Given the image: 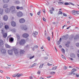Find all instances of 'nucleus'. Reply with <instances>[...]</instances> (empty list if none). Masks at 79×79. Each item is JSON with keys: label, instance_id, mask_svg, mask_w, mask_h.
I'll return each instance as SVG.
<instances>
[{"label": "nucleus", "instance_id": "f257e3e1", "mask_svg": "<svg viewBox=\"0 0 79 79\" xmlns=\"http://www.w3.org/2000/svg\"><path fill=\"white\" fill-rule=\"evenodd\" d=\"M10 10H11L12 13H15V12L16 11V10H15V7L14 6H11L10 7Z\"/></svg>", "mask_w": 79, "mask_h": 79}, {"label": "nucleus", "instance_id": "f03ea898", "mask_svg": "<svg viewBox=\"0 0 79 79\" xmlns=\"http://www.w3.org/2000/svg\"><path fill=\"white\" fill-rule=\"evenodd\" d=\"M17 16H18V17H22V16H23V14L22 12L20 11L19 12H17Z\"/></svg>", "mask_w": 79, "mask_h": 79}, {"label": "nucleus", "instance_id": "7ed1b4c3", "mask_svg": "<svg viewBox=\"0 0 79 79\" xmlns=\"http://www.w3.org/2000/svg\"><path fill=\"white\" fill-rule=\"evenodd\" d=\"M25 43H26V41L23 39H22L20 41V44L21 45H24Z\"/></svg>", "mask_w": 79, "mask_h": 79}, {"label": "nucleus", "instance_id": "20e7f679", "mask_svg": "<svg viewBox=\"0 0 79 79\" xmlns=\"http://www.w3.org/2000/svg\"><path fill=\"white\" fill-rule=\"evenodd\" d=\"M19 22L20 23H24L25 22V19L23 18H22L19 20Z\"/></svg>", "mask_w": 79, "mask_h": 79}, {"label": "nucleus", "instance_id": "39448f33", "mask_svg": "<svg viewBox=\"0 0 79 79\" xmlns=\"http://www.w3.org/2000/svg\"><path fill=\"white\" fill-rule=\"evenodd\" d=\"M15 54H18L19 53V51L16 48H14L13 50Z\"/></svg>", "mask_w": 79, "mask_h": 79}, {"label": "nucleus", "instance_id": "423d86ee", "mask_svg": "<svg viewBox=\"0 0 79 79\" xmlns=\"http://www.w3.org/2000/svg\"><path fill=\"white\" fill-rule=\"evenodd\" d=\"M10 23L11 26L13 27H15L16 26V23L14 21H12Z\"/></svg>", "mask_w": 79, "mask_h": 79}, {"label": "nucleus", "instance_id": "0eeeda50", "mask_svg": "<svg viewBox=\"0 0 79 79\" xmlns=\"http://www.w3.org/2000/svg\"><path fill=\"white\" fill-rule=\"evenodd\" d=\"M22 36L24 38H27V37H29V34L27 33H25Z\"/></svg>", "mask_w": 79, "mask_h": 79}, {"label": "nucleus", "instance_id": "6e6552de", "mask_svg": "<svg viewBox=\"0 0 79 79\" xmlns=\"http://www.w3.org/2000/svg\"><path fill=\"white\" fill-rule=\"evenodd\" d=\"M68 39V36H67L66 35L65 36L64 35L62 37V39L63 40H67Z\"/></svg>", "mask_w": 79, "mask_h": 79}, {"label": "nucleus", "instance_id": "1a4fd4ad", "mask_svg": "<svg viewBox=\"0 0 79 79\" xmlns=\"http://www.w3.org/2000/svg\"><path fill=\"white\" fill-rule=\"evenodd\" d=\"M3 19L4 21H7L8 19V17L7 15H5L3 16Z\"/></svg>", "mask_w": 79, "mask_h": 79}, {"label": "nucleus", "instance_id": "9d476101", "mask_svg": "<svg viewBox=\"0 0 79 79\" xmlns=\"http://www.w3.org/2000/svg\"><path fill=\"white\" fill-rule=\"evenodd\" d=\"M9 41L10 43H12L14 41V39L13 38H10L9 39Z\"/></svg>", "mask_w": 79, "mask_h": 79}, {"label": "nucleus", "instance_id": "9b49d317", "mask_svg": "<svg viewBox=\"0 0 79 79\" xmlns=\"http://www.w3.org/2000/svg\"><path fill=\"white\" fill-rule=\"evenodd\" d=\"M8 52L9 55H13V51L12 50H9L8 51Z\"/></svg>", "mask_w": 79, "mask_h": 79}, {"label": "nucleus", "instance_id": "f8f14e48", "mask_svg": "<svg viewBox=\"0 0 79 79\" xmlns=\"http://www.w3.org/2000/svg\"><path fill=\"white\" fill-rule=\"evenodd\" d=\"M70 44V41H68L67 42V44H65V46L66 47H69V44Z\"/></svg>", "mask_w": 79, "mask_h": 79}, {"label": "nucleus", "instance_id": "ddd939ff", "mask_svg": "<svg viewBox=\"0 0 79 79\" xmlns=\"http://www.w3.org/2000/svg\"><path fill=\"white\" fill-rule=\"evenodd\" d=\"M1 51L2 53H5L6 52V50L4 49H1Z\"/></svg>", "mask_w": 79, "mask_h": 79}, {"label": "nucleus", "instance_id": "4468645a", "mask_svg": "<svg viewBox=\"0 0 79 79\" xmlns=\"http://www.w3.org/2000/svg\"><path fill=\"white\" fill-rule=\"evenodd\" d=\"M77 39H79V35H76L74 37V39L77 40Z\"/></svg>", "mask_w": 79, "mask_h": 79}, {"label": "nucleus", "instance_id": "2eb2a0df", "mask_svg": "<svg viewBox=\"0 0 79 79\" xmlns=\"http://www.w3.org/2000/svg\"><path fill=\"white\" fill-rule=\"evenodd\" d=\"M4 28L6 30H8V29H9V26H8V25H5Z\"/></svg>", "mask_w": 79, "mask_h": 79}, {"label": "nucleus", "instance_id": "dca6fc26", "mask_svg": "<svg viewBox=\"0 0 79 79\" xmlns=\"http://www.w3.org/2000/svg\"><path fill=\"white\" fill-rule=\"evenodd\" d=\"M70 56L73 58H76V56L75 55V54L73 53L71 54Z\"/></svg>", "mask_w": 79, "mask_h": 79}, {"label": "nucleus", "instance_id": "f3484780", "mask_svg": "<svg viewBox=\"0 0 79 79\" xmlns=\"http://www.w3.org/2000/svg\"><path fill=\"white\" fill-rule=\"evenodd\" d=\"M37 34H38V32L37 31L34 32L33 33V35L35 37H36V35H37Z\"/></svg>", "mask_w": 79, "mask_h": 79}, {"label": "nucleus", "instance_id": "a211bd4d", "mask_svg": "<svg viewBox=\"0 0 79 79\" xmlns=\"http://www.w3.org/2000/svg\"><path fill=\"white\" fill-rule=\"evenodd\" d=\"M3 45V41L2 40H0V46Z\"/></svg>", "mask_w": 79, "mask_h": 79}, {"label": "nucleus", "instance_id": "6ab92c4d", "mask_svg": "<svg viewBox=\"0 0 79 79\" xmlns=\"http://www.w3.org/2000/svg\"><path fill=\"white\" fill-rule=\"evenodd\" d=\"M72 15H76V11H75V10H73L72 11Z\"/></svg>", "mask_w": 79, "mask_h": 79}, {"label": "nucleus", "instance_id": "aec40b11", "mask_svg": "<svg viewBox=\"0 0 79 79\" xmlns=\"http://www.w3.org/2000/svg\"><path fill=\"white\" fill-rule=\"evenodd\" d=\"M3 3H8L10 2V0H2Z\"/></svg>", "mask_w": 79, "mask_h": 79}, {"label": "nucleus", "instance_id": "412c9836", "mask_svg": "<svg viewBox=\"0 0 79 79\" xmlns=\"http://www.w3.org/2000/svg\"><path fill=\"white\" fill-rule=\"evenodd\" d=\"M25 51L23 50H21L20 51V54L21 55L22 54H23L24 53Z\"/></svg>", "mask_w": 79, "mask_h": 79}, {"label": "nucleus", "instance_id": "4be33fe9", "mask_svg": "<svg viewBox=\"0 0 79 79\" xmlns=\"http://www.w3.org/2000/svg\"><path fill=\"white\" fill-rule=\"evenodd\" d=\"M5 46L6 48H11V47L7 44H5Z\"/></svg>", "mask_w": 79, "mask_h": 79}, {"label": "nucleus", "instance_id": "5701e85b", "mask_svg": "<svg viewBox=\"0 0 79 79\" xmlns=\"http://www.w3.org/2000/svg\"><path fill=\"white\" fill-rule=\"evenodd\" d=\"M3 26V23H2V22L0 21V28H2Z\"/></svg>", "mask_w": 79, "mask_h": 79}, {"label": "nucleus", "instance_id": "b1692460", "mask_svg": "<svg viewBox=\"0 0 79 79\" xmlns=\"http://www.w3.org/2000/svg\"><path fill=\"white\" fill-rule=\"evenodd\" d=\"M36 65V63H35L32 65H31V66H30V68H33L34 66H35Z\"/></svg>", "mask_w": 79, "mask_h": 79}, {"label": "nucleus", "instance_id": "393cba45", "mask_svg": "<svg viewBox=\"0 0 79 79\" xmlns=\"http://www.w3.org/2000/svg\"><path fill=\"white\" fill-rule=\"evenodd\" d=\"M10 11V9L9 8H7L6 9V13H9Z\"/></svg>", "mask_w": 79, "mask_h": 79}, {"label": "nucleus", "instance_id": "a878e982", "mask_svg": "<svg viewBox=\"0 0 79 79\" xmlns=\"http://www.w3.org/2000/svg\"><path fill=\"white\" fill-rule=\"evenodd\" d=\"M7 37V33H5L3 34V37L4 38H6Z\"/></svg>", "mask_w": 79, "mask_h": 79}, {"label": "nucleus", "instance_id": "bb28decb", "mask_svg": "<svg viewBox=\"0 0 79 79\" xmlns=\"http://www.w3.org/2000/svg\"><path fill=\"white\" fill-rule=\"evenodd\" d=\"M3 10L1 8H0V14L1 15L3 14Z\"/></svg>", "mask_w": 79, "mask_h": 79}, {"label": "nucleus", "instance_id": "cd10ccee", "mask_svg": "<svg viewBox=\"0 0 79 79\" xmlns=\"http://www.w3.org/2000/svg\"><path fill=\"white\" fill-rule=\"evenodd\" d=\"M77 71V70L76 69H73L72 70V73H74V72H75Z\"/></svg>", "mask_w": 79, "mask_h": 79}, {"label": "nucleus", "instance_id": "c85d7f7f", "mask_svg": "<svg viewBox=\"0 0 79 79\" xmlns=\"http://www.w3.org/2000/svg\"><path fill=\"white\" fill-rule=\"evenodd\" d=\"M57 68V66H55L52 68V70H55V69H56Z\"/></svg>", "mask_w": 79, "mask_h": 79}, {"label": "nucleus", "instance_id": "c756f323", "mask_svg": "<svg viewBox=\"0 0 79 79\" xmlns=\"http://www.w3.org/2000/svg\"><path fill=\"white\" fill-rule=\"evenodd\" d=\"M7 7H8V5L6 4L4 5L3 6V7L4 8H7Z\"/></svg>", "mask_w": 79, "mask_h": 79}, {"label": "nucleus", "instance_id": "7c9ffc66", "mask_svg": "<svg viewBox=\"0 0 79 79\" xmlns=\"http://www.w3.org/2000/svg\"><path fill=\"white\" fill-rule=\"evenodd\" d=\"M18 74H19V73L15 74H14L13 75V77H16V76H18Z\"/></svg>", "mask_w": 79, "mask_h": 79}, {"label": "nucleus", "instance_id": "2f4dec72", "mask_svg": "<svg viewBox=\"0 0 79 79\" xmlns=\"http://www.w3.org/2000/svg\"><path fill=\"white\" fill-rule=\"evenodd\" d=\"M50 74H52L53 75H54V74H55V72H50Z\"/></svg>", "mask_w": 79, "mask_h": 79}, {"label": "nucleus", "instance_id": "473e14b6", "mask_svg": "<svg viewBox=\"0 0 79 79\" xmlns=\"http://www.w3.org/2000/svg\"><path fill=\"white\" fill-rule=\"evenodd\" d=\"M44 64H41L39 67V68H42V67H43V66Z\"/></svg>", "mask_w": 79, "mask_h": 79}, {"label": "nucleus", "instance_id": "72a5a7b5", "mask_svg": "<svg viewBox=\"0 0 79 79\" xmlns=\"http://www.w3.org/2000/svg\"><path fill=\"white\" fill-rule=\"evenodd\" d=\"M62 57L63 60H66V57L63 55H62Z\"/></svg>", "mask_w": 79, "mask_h": 79}, {"label": "nucleus", "instance_id": "f704fd0d", "mask_svg": "<svg viewBox=\"0 0 79 79\" xmlns=\"http://www.w3.org/2000/svg\"><path fill=\"white\" fill-rule=\"evenodd\" d=\"M23 76V74H21L19 75H17V77H21V76Z\"/></svg>", "mask_w": 79, "mask_h": 79}, {"label": "nucleus", "instance_id": "c9c22d12", "mask_svg": "<svg viewBox=\"0 0 79 79\" xmlns=\"http://www.w3.org/2000/svg\"><path fill=\"white\" fill-rule=\"evenodd\" d=\"M35 56H31L30 57H29V58L30 60H31V59H32V58H34L35 57Z\"/></svg>", "mask_w": 79, "mask_h": 79}, {"label": "nucleus", "instance_id": "e433bc0d", "mask_svg": "<svg viewBox=\"0 0 79 79\" xmlns=\"http://www.w3.org/2000/svg\"><path fill=\"white\" fill-rule=\"evenodd\" d=\"M47 39L49 41L50 40V37L49 36H48L47 38Z\"/></svg>", "mask_w": 79, "mask_h": 79}, {"label": "nucleus", "instance_id": "4c0bfd02", "mask_svg": "<svg viewBox=\"0 0 79 79\" xmlns=\"http://www.w3.org/2000/svg\"><path fill=\"white\" fill-rule=\"evenodd\" d=\"M19 3V1H15V3H16V4H18Z\"/></svg>", "mask_w": 79, "mask_h": 79}, {"label": "nucleus", "instance_id": "58836bf2", "mask_svg": "<svg viewBox=\"0 0 79 79\" xmlns=\"http://www.w3.org/2000/svg\"><path fill=\"white\" fill-rule=\"evenodd\" d=\"M59 14H60V15H62V14H63V12H62L60 11L59 12Z\"/></svg>", "mask_w": 79, "mask_h": 79}, {"label": "nucleus", "instance_id": "ea45409f", "mask_svg": "<svg viewBox=\"0 0 79 79\" xmlns=\"http://www.w3.org/2000/svg\"><path fill=\"white\" fill-rule=\"evenodd\" d=\"M58 3L59 4H63V2H58Z\"/></svg>", "mask_w": 79, "mask_h": 79}, {"label": "nucleus", "instance_id": "a19ab883", "mask_svg": "<svg viewBox=\"0 0 79 79\" xmlns=\"http://www.w3.org/2000/svg\"><path fill=\"white\" fill-rule=\"evenodd\" d=\"M60 43H61V42L60 41H58L57 42V44H58V45L60 44Z\"/></svg>", "mask_w": 79, "mask_h": 79}, {"label": "nucleus", "instance_id": "79ce46f5", "mask_svg": "<svg viewBox=\"0 0 79 79\" xmlns=\"http://www.w3.org/2000/svg\"><path fill=\"white\" fill-rule=\"evenodd\" d=\"M68 69V68L66 66H65L64 67V69Z\"/></svg>", "mask_w": 79, "mask_h": 79}, {"label": "nucleus", "instance_id": "37998d69", "mask_svg": "<svg viewBox=\"0 0 79 79\" xmlns=\"http://www.w3.org/2000/svg\"><path fill=\"white\" fill-rule=\"evenodd\" d=\"M62 52H64V53L65 52V51H64V49L63 48L61 50Z\"/></svg>", "mask_w": 79, "mask_h": 79}, {"label": "nucleus", "instance_id": "c03bdc74", "mask_svg": "<svg viewBox=\"0 0 79 79\" xmlns=\"http://www.w3.org/2000/svg\"><path fill=\"white\" fill-rule=\"evenodd\" d=\"M77 47H79V43H77L76 44Z\"/></svg>", "mask_w": 79, "mask_h": 79}, {"label": "nucleus", "instance_id": "a18cd8bd", "mask_svg": "<svg viewBox=\"0 0 79 79\" xmlns=\"http://www.w3.org/2000/svg\"><path fill=\"white\" fill-rule=\"evenodd\" d=\"M54 49H55V51H56V52H57V49H56V47L55 46Z\"/></svg>", "mask_w": 79, "mask_h": 79}, {"label": "nucleus", "instance_id": "49530a36", "mask_svg": "<svg viewBox=\"0 0 79 79\" xmlns=\"http://www.w3.org/2000/svg\"><path fill=\"white\" fill-rule=\"evenodd\" d=\"M76 13L77 15H79V11H76Z\"/></svg>", "mask_w": 79, "mask_h": 79}, {"label": "nucleus", "instance_id": "de8ad7c7", "mask_svg": "<svg viewBox=\"0 0 79 79\" xmlns=\"http://www.w3.org/2000/svg\"><path fill=\"white\" fill-rule=\"evenodd\" d=\"M43 21H45V22H46V19L45 18H43Z\"/></svg>", "mask_w": 79, "mask_h": 79}, {"label": "nucleus", "instance_id": "09e8293b", "mask_svg": "<svg viewBox=\"0 0 79 79\" xmlns=\"http://www.w3.org/2000/svg\"><path fill=\"white\" fill-rule=\"evenodd\" d=\"M65 5H69V3L68 2H66L64 3Z\"/></svg>", "mask_w": 79, "mask_h": 79}, {"label": "nucleus", "instance_id": "8fccbe9b", "mask_svg": "<svg viewBox=\"0 0 79 79\" xmlns=\"http://www.w3.org/2000/svg\"><path fill=\"white\" fill-rule=\"evenodd\" d=\"M44 60H47L48 59V57H44Z\"/></svg>", "mask_w": 79, "mask_h": 79}, {"label": "nucleus", "instance_id": "3c124183", "mask_svg": "<svg viewBox=\"0 0 79 79\" xmlns=\"http://www.w3.org/2000/svg\"><path fill=\"white\" fill-rule=\"evenodd\" d=\"M48 66H52V64H50L49 63H48Z\"/></svg>", "mask_w": 79, "mask_h": 79}, {"label": "nucleus", "instance_id": "603ef678", "mask_svg": "<svg viewBox=\"0 0 79 79\" xmlns=\"http://www.w3.org/2000/svg\"><path fill=\"white\" fill-rule=\"evenodd\" d=\"M49 12L51 13V14H52V13H53V11H52V10H49Z\"/></svg>", "mask_w": 79, "mask_h": 79}, {"label": "nucleus", "instance_id": "864d4df0", "mask_svg": "<svg viewBox=\"0 0 79 79\" xmlns=\"http://www.w3.org/2000/svg\"><path fill=\"white\" fill-rule=\"evenodd\" d=\"M11 37V35H9L7 37V39H8V38H10Z\"/></svg>", "mask_w": 79, "mask_h": 79}, {"label": "nucleus", "instance_id": "5fc2aeb1", "mask_svg": "<svg viewBox=\"0 0 79 79\" xmlns=\"http://www.w3.org/2000/svg\"><path fill=\"white\" fill-rule=\"evenodd\" d=\"M79 76L78 75H77V74H76V76L75 77H79Z\"/></svg>", "mask_w": 79, "mask_h": 79}, {"label": "nucleus", "instance_id": "6e6d98bb", "mask_svg": "<svg viewBox=\"0 0 79 79\" xmlns=\"http://www.w3.org/2000/svg\"><path fill=\"white\" fill-rule=\"evenodd\" d=\"M63 15L64 16H67V15H66V14L64 13H63Z\"/></svg>", "mask_w": 79, "mask_h": 79}, {"label": "nucleus", "instance_id": "4d7b16f0", "mask_svg": "<svg viewBox=\"0 0 79 79\" xmlns=\"http://www.w3.org/2000/svg\"><path fill=\"white\" fill-rule=\"evenodd\" d=\"M73 72L72 71L71 73H70L69 74V75H72L73 74Z\"/></svg>", "mask_w": 79, "mask_h": 79}, {"label": "nucleus", "instance_id": "13d9d810", "mask_svg": "<svg viewBox=\"0 0 79 79\" xmlns=\"http://www.w3.org/2000/svg\"><path fill=\"white\" fill-rule=\"evenodd\" d=\"M16 9L17 10H19V9H20V7L19 6H17L16 7Z\"/></svg>", "mask_w": 79, "mask_h": 79}, {"label": "nucleus", "instance_id": "bf43d9fd", "mask_svg": "<svg viewBox=\"0 0 79 79\" xmlns=\"http://www.w3.org/2000/svg\"><path fill=\"white\" fill-rule=\"evenodd\" d=\"M40 71H38V72H37L38 74H40Z\"/></svg>", "mask_w": 79, "mask_h": 79}, {"label": "nucleus", "instance_id": "052dcab7", "mask_svg": "<svg viewBox=\"0 0 79 79\" xmlns=\"http://www.w3.org/2000/svg\"><path fill=\"white\" fill-rule=\"evenodd\" d=\"M37 15H40V11L38 12Z\"/></svg>", "mask_w": 79, "mask_h": 79}, {"label": "nucleus", "instance_id": "680f3d73", "mask_svg": "<svg viewBox=\"0 0 79 79\" xmlns=\"http://www.w3.org/2000/svg\"><path fill=\"white\" fill-rule=\"evenodd\" d=\"M23 29L24 30H26V29H27V27H23Z\"/></svg>", "mask_w": 79, "mask_h": 79}, {"label": "nucleus", "instance_id": "e2e57ef3", "mask_svg": "<svg viewBox=\"0 0 79 79\" xmlns=\"http://www.w3.org/2000/svg\"><path fill=\"white\" fill-rule=\"evenodd\" d=\"M30 79H33V77L31 76L30 77Z\"/></svg>", "mask_w": 79, "mask_h": 79}, {"label": "nucleus", "instance_id": "0e129e2a", "mask_svg": "<svg viewBox=\"0 0 79 79\" xmlns=\"http://www.w3.org/2000/svg\"><path fill=\"white\" fill-rule=\"evenodd\" d=\"M20 10H23V8L22 7H20Z\"/></svg>", "mask_w": 79, "mask_h": 79}, {"label": "nucleus", "instance_id": "69168bd1", "mask_svg": "<svg viewBox=\"0 0 79 79\" xmlns=\"http://www.w3.org/2000/svg\"><path fill=\"white\" fill-rule=\"evenodd\" d=\"M59 41L60 42H61V38H60V39L59 40Z\"/></svg>", "mask_w": 79, "mask_h": 79}, {"label": "nucleus", "instance_id": "338daca9", "mask_svg": "<svg viewBox=\"0 0 79 79\" xmlns=\"http://www.w3.org/2000/svg\"><path fill=\"white\" fill-rule=\"evenodd\" d=\"M43 11L44 13H45V10L43 9Z\"/></svg>", "mask_w": 79, "mask_h": 79}, {"label": "nucleus", "instance_id": "774afa93", "mask_svg": "<svg viewBox=\"0 0 79 79\" xmlns=\"http://www.w3.org/2000/svg\"><path fill=\"white\" fill-rule=\"evenodd\" d=\"M40 79H44V78L42 77H41L40 78Z\"/></svg>", "mask_w": 79, "mask_h": 79}]
</instances>
